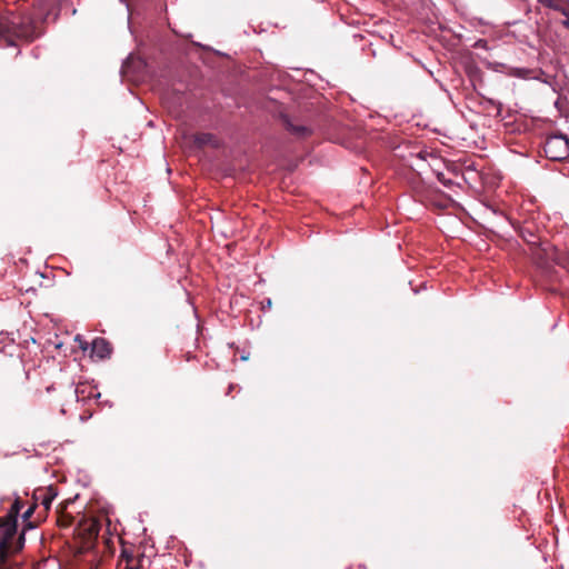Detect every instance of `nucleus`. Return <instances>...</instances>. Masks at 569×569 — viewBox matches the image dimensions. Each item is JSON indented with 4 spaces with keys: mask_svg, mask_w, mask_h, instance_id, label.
I'll use <instances>...</instances> for the list:
<instances>
[{
    "mask_svg": "<svg viewBox=\"0 0 569 569\" xmlns=\"http://www.w3.org/2000/svg\"><path fill=\"white\" fill-rule=\"evenodd\" d=\"M193 141H194L196 146L199 148H202L207 144H210L214 148L218 147V140L216 139V137L213 134L207 133V132L196 134L193 138Z\"/></svg>",
    "mask_w": 569,
    "mask_h": 569,
    "instance_id": "obj_6",
    "label": "nucleus"
},
{
    "mask_svg": "<svg viewBox=\"0 0 569 569\" xmlns=\"http://www.w3.org/2000/svg\"><path fill=\"white\" fill-rule=\"evenodd\" d=\"M23 543H24V535L22 533V535H20V537H19V541H18L17 547H16L14 549L11 547V552H17V551H19L20 549H22Z\"/></svg>",
    "mask_w": 569,
    "mask_h": 569,
    "instance_id": "obj_10",
    "label": "nucleus"
},
{
    "mask_svg": "<svg viewBox=\"0 0 569 569\" xmlns=\"http://www.w3.org/2000/svg\"><path fill=\"white\" fill-rule=\"evenodd\" d=\"M126 569H139L138 567H126Z\"/></svg>",
    "mask_w": 569,
    "mask_h": 569,
    "instance_id": "obj_14",
    "label": "nucleus"
},
{
    "mask_svg": "<svg viewBox=\"0 0 569 569\" xmlns=\"http://www.w3.org/2000/svg\"><path fill=\"white\" fill-rule=\"evenodd\" d=\"M33 510H34V506L29 507V508L24 511V513L22 515V518H23L24 520L29 519V518L31 517V515L33 513Z\"/></svg>",
    "mask_w": 569,
    "mask_h": 569,
    "instance_id": "obj_11",
    "label": "nucleus"
},
{
    "mask_svg": "<svg viewBox=\"0 0 569 569\" xmlns=\"http://www.w3.org/2000/svg\"><path fill=\"white\" fill-rule=\"evenodd\" d=\"M18 521L6 516L0 517V560L6 561L11 553V541L17 533Z\"/></svg>",
    "mask_w": 569,
    "mask_h": 569,
    "instance_id": "obj_3",
    "label": "nucleus"
},
{
    "mask_svg": "<svg viewBox=\"0 0 569 569\" xmlns=\"http://www.w3.org/2000/svg\"><path fill=\"white\" fill-rule=\"evenodd\" d=\"M57 490L53 487H48L44 489H38L34 492V499L40 501L43 506L44 510H49L53 499L57 497Z\"/></svg>",
    "mask_w": 569,
    "mask_h": 569,
    "instance_id": "obj_4",
    "label": "nucleus"
},
{
    "mask_svg": "<svg viewBox=\"0 0 569 569\" xmlns=\"http://www.w3.org/2000/svg\"><path fill=\"white\" fill-rule=\"evenodd\" d=\"M38 37L33 20L27 14L0 16V46H14V39L32 41Z\"/></svg>",
    "mask_w": 569,
    "mask_h": 569,
    "instance_id": "obj_1",
    "label": "nucleus"
},
{
    "mask_svg": "<svg viewBox=\"0 0 569 569\" xmlns=\"http://www.w3.org/2000/svg\"><path fill=\"white\" fill-rule=\"evenodd\" d=\"M22 508V502L17 498L14 502L12 503L10 510L6 515L8 518H13L18 521V516L20 513V510Z\"/></svg>",
    "mask_w": 569,
    "mask_h": 569,
    "instance_id": "obj_7",
    "label": "nucleus"
},
{
    "mask_svg": "<svg viewBox=\"0 0 569 569\" xmlns=\"http://www.w3.org/2000/svg\"><path fill=\"white\" fill-rule=\"evenodd\" d=\"M540 2L551 7V0H540Z\"/></svg>",
    "mask_w": 569,
    "mask_h": 569,
    "instance_id": "obj_12",
    "label": "nucleus"
},
{
    "mask_svg": "<svg viewBox=\"0 0 569 569\" xmlns=\"http://www.w3.org/2000/svg\"><path fill=\"white\" fill-rule=\"evenodd\" d=\"M288 130L297 136H308L311 130L303 126H295L291 123H288Z\"/></svg>",
    "mask_w": 569,
    "mask_h": 569,
    "instance_id": "obj_8",
    "label": "nucleus"
},
{
    "mask_svg": "<svg viewBox=\"0 0 569 569\" xmlns=\"http://www.w3.org/2000/svg\"><path fill=\"white\" fill-rule=\"evenodd\" d=\"M556 9L566 17L562 23L567 29H569V4L563 7H556Z\"/></svg>",
    "mask_w": 569,
    "mask_h": 569,
    "instance_id": "obj_9",
    "label": "nucleus"
},
{
    "mask_svg": "<svg viewBox=\"0 0 569 569\" xmlns=\"http://www.w3.org/2000/svg\"><path fill=\"white\" fill-rule=\"evenodd\" d=\"M543 151L550 160H565L569 157V139L563 134L550 136L546 139Z\"/></svg>",
    "mask_w": 569,
    "mask_h": 569,
    "instance_id": "obj_2",
    "label": "nucleus"
},
{
    "mask_svg": "<svg viewBox=\"0 0 569 569\" xmlns=\"http://www.w3.org/2000/svg\"><path fill=\"white\" fill-rule=\"evenodd\" d=\"M111 346L104 338H96L92 341L91 353L92 356L104 359L111 353Z\"/></svg>",
    "mask_w": 569,
    "mask_h": 569,
    "instance_id": "obj_5",
    "label": "nucleus"
},
{
    "mask_svg": "<svg viewBox=\"0 0 569 569\" xmlns=\"http://www.w3.org/2000/svg\"><path fill=\"white\" fill-rule=\"evenodd\" d=\"M91 531H92L94 535H98V529L96 528V525H92V527H91Z\"/></svg>",
    "mask_w": 569,
    "mask_h": 569,
    "instance_id": "obj_13",
    "label": "nucleus"
}]
</instances>
